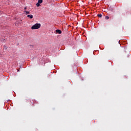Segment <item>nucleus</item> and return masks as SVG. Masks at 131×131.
I'll return each mask as SVG.
<instances>
[{"label":"nucleus","mask_w":131,"mask_h":131,"mask_svg":"<svg viewBox=\"0 0 131 131\" xmlns=\"http://www.w3.org/2000/svg\"><path fill=\"white\" fill-rule=\"evenodd\" d=\"M40 24H35L31 27V29H38L40 28Z\"/></svg>","instance_id":"nucleus-1"},{"label":"nucleus","mask_w":131,"mask_h":131,"mask_svg":"<svg viewBox=\"0 0 131 131\" xmlns=\"http://www.w3.org/2000/svg\"><path fill=\"white\" fill-rule=\"evenodd\" d=\"M56 33H58V34H61V33H62V31L60 30H56Z\"/></svg>","instance_id":"nucleus-2"},{"label":"nucleus","mask_w":131,"mask_h":131,"mask_svg":"<svg viewBox=\"0 0 131 131\" xmlns=\"http://www.w3.org/2000/svg\"><path fill=\"white\" fill-rule=\"evenodd\" d=\"M27 17H28V18H30V19H32V18H33V15H32V14H30L27 15Z\"/></svg>","instance_id":"nucleus-3"},{"label":"nucleus","mask_w":131,"mask_h":131,"mask_svg":"<svg viewBox=\"0 0 131 131\" xmlns=\"http://www.w3.org/2000/svg\"><path fill=\"white\" fill-rule=\"evenodd\" d=\"M38 3H39V4H42V0H38Z\"/></svg>","instance_id":"nucleus-4"},{"label":"nucleus","mask_w":131,"mask_h":131,"mask_svg":"<svg viewBox=\"0 0 131 131\" xmlns=\"http://www.w3.org/2000/svg\"><path fill=\"white\" fill-rule=\"evenodd\" d=\"M97 16L99 18H102V14H98Z\"/></svg>","instance_id":"nucleus-5"},{"label":"nucleus","mask_w":131,"mask_h":131,"mask_svg":"<svg viewBox=\"0 0 131 131\" xmlns=\"http://www.w3.org/2000/svg\"><path fill=\"white\" fill-rule=\"evenodd\" d=\"M37 7H39L40 6V3H39L38 2L36 4Z\"/></svg>","instance_id":"nucleus-6"},{"label":"nucleus","mask_w":131,"mask_h":131,"mask_svg":"<svg viewBox=\"0 0 131 131\" xmlns=\"http://www.w3.org/2000/svg\"><path fill=\"white\" fill-rule=\"evenodd\" d=\"M25 13H26L27 15L28 14H30V11H25Z\"/></svg>","instance_id":"nucleus-7"},{"label":"nucleus","mask_w":131,"mask_h":131,"mask_svg":"<svg viewBox=\"0 0 131 131\" xmlns=\"http://www.w3.org/2000/svg\"><path fill=\"white\" fill-rule=\"evenodd\" d=\"M105 19L106 20H108V19H109V16H106L105 17Z\"/></svg>","instance_id":"nucleus-8"},{"label":"nucleus","mask_w":131,"mask_h":131,"mask_svg":"<svg viewBox=\"0 0 131 131\" xmlns=\"http://www.w3.org/2000/svg\"><path fill=\"white\" fill-rule=\"evenodd\" d=\"M26 9H27V8H26V7H25V8H24V11H25H25H26Z\"/></svg>","instance_id":"nucleus-9"},{"label":"nucleus","mask_w":131,"mask_h":131,"mask_svg":"<svg viewBox=\"0 0 131 131\" xmlns=\"http://www.w3.org/2000/svg\"><path fill=\"white\" fill-rule=\"evenodd\" d=\"M33 101V102H31V101H30L31 102V103H32L33 104H34V101H33V100H32Z\"/></svg>","instance_id":"nucleus-10"},{"label":"nucleus","mask_w":131,"mask_h":131,"mask_svg":"<svg viewBox=\"0 0 131 131\" xmlns=\"http://www.w3.org/2000/svg\"><path fill=\"white\" fill-rule=\"evenodd\" d=\"M32 106L33 107H34V105L33 104Z\"/></svg>","instance_id":"nucleus-11"}]
</instances>
